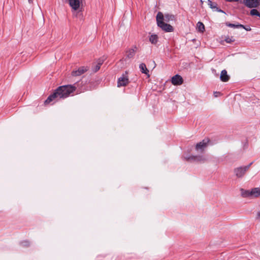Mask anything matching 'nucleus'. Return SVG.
Returning a JSON list of instances; mask_svg holds the SVG:
<instances>
[{
    "instance_id": "nucleus-1",
    "label": "nucleus",
    "mask_w": 260,
    "mask_h": 260,
    "mask_svg": "<svg viewBox=\"0 0 260 260\" xmlns=\"http://www.w3.org/2000/svg\"><path fill=\"white\" fill-rule=\"evenodd\" d=\"M77 89L76 84L74 85H67L58 87L52 94L50 95L45 104H49L56 99H65L69 96Z\"/></svg>"
},
{
    "instance_id": "nucleus-2",
    "label": "nucleus",
    "mask_w": 260,
    "mask_h": 260,
    "mask_svg": "<svg viewBox=\"0 0 260 260\" xmlns=\"http://www.w3.org/2000/svg\"><path fill=\"white\" fill-rule=\"evenodd\" d=\"M252 163L249 165L244 167H240L234 169V173L238 178H242L245 174L246 171L248 170Z\"/></svg>"
},
{
    "instance_id": "nucleus-3",
    "label": "nucleus",
    "mask_w": 260,
    "mask_h": 260,
    "mask_svg": "<svg viewBox=\"0 0 260 260\" xmlns=\"http://www.w3.org/2000/svg\"><path fill=\"white\" fill-rule=\"evenodd\" d=\"M209 142L210 140L208 138L204 139L201 142L197 144L196 146V150L200 152H203L208 146Z\"/></svg>"
},
{
    "instance_id": "nucleus-4",
    "label": "nucleus",
    "mask_w": 260,
    "mask_h": 260,
    "mask_svg": "<svg viewBox=\"0 0 260 260\" xmlns=\"http://www.w3.org/2000/svg\"><path fill=\"white\" fill-rule=\"evenodd\" d=\"M243 4L249 8H256L260 5V0H243Z\"/></svg>"
},
{
    "instance_id": "nucleus-5",
    "label": "nucleus",
    "mask_w": 260,
    "mask_h": 260,
    "mask_svg": "<svg viewBox=\"0 0 260 260\" xmlns=\"http://www.w3.org/2000/svg\"><path fill=\"white\" fill-rule=\"evenodd\" d=\"M184 158L187 160L194 161L200 162H204L206 161V158L205 156L202 155L200 156H190L189 157H184Z\"/></svg>"
},
{
    "instance_id": "nucleus-6",
    "label": "nucleus",
    "mask_w": 260,
    "mask_h": 260,
    "mask_svg": "<svg viewBox=\"0 0 260 260\" xmlns=\"http://www.w3.org/2000/svg\"><path fill=\"white\" fill-rule=\"evenodd\" d=\"M171 82L174 85H179L182 84L183 80L181 76L176 75L172 78Z\"/></svg>"
},
{
    "instance_id": "nucleus-7",
    "label": "nucleus",
    "mask_w": 260,
    "mask_h": 260,
    "mask_svg": "<svg viewBox=\"0 0 260 260\" xmlns=\"http://www.w3.org/2000/svg\"><path fill=\"white\" fill-rule=\"evenodd\" d=\"M128 83V79L127 77L123 75L122 77L119 78L117 81V86H126Z\"/></svg>"
},
{
    "instance_id": "nucleus-8",
    "label": "nucleus",
    "mask_w": 260,
    "mask_h": 260,
    "mask_svg": "<svg viewBox=\"0 0 260 260\" xmlns=\"http://www.w3.org/2000/svg\"><path fill=\"white\" fill-rule=\"evenodd\" d=\"M158 26L166 32H172L173 30V28L171 25L167 24L164 22H160Z\"/></svg>"
},
{
    "instance_id": "nucleus-9",
    "label": "nucleus",
    "mask_w": 260,
    "mask_h": 260,
    "mask_svg": "<svg viewBox=\"0 0 260 260\" xmlns=\"http://www.w3.org/2000/svg\"><path fill=\"white\" fill-rule=\"evenodd\" d=\"M87 71V69L84 67H80L77 70L73 71L72 72V75L73 76H80L86 71Z\"/></svg>"
},
{
    "instance_id": "nucleus-10",
    "label": "nucleus",
    "mask_w": 260,
    "mask_h": 260,
    "mask_svg": "<svg viewBox=\"0 0 260 260\" xmlns=\"http://www.w3.org/2000/svg\"><path fill=\"white\" fill-rule=\"evenodd\" d=\"M230 77L228 75L227 71L225 70H223L221 71L220 76V79L221 81L226 82H228Z\"/></svg>"
},
{
    "instance_id": "nucleus-11",
    "label": "nucleus",
    "mask_w": 260,
    "mask_h": 260,
    "mask_svg": "<svg viewBox=\"0 0 260 260\" xmlns=\"http://www.w3.org/2000/svg\"><path fill=\"white\" fill-rule=\"evenodd\" d=\"M137 48L136 46L133 47L132 48L128 49L126 52V57L131 58L134 56L137 51Z\"/></svg>"
},
{
    "instance_id": "nucleus-12",
    "label": "nucleus",
    "mask_w": 260,
    "mask_h": 260,
    "mask_svg": "<svg viewBox=\"0 0 260 260\" xmlns=\"http://www.w3.org/2000/svg\"><path fill=\"white\" fill-rule=\"evenodd\" d=\"M251 198H260V188L255 187L251 189Z\"/></svg>"
},
{
    "instance_id": "nucleus-13",
    "label": "nucleus",
    "mask_w": 260,
    "mask_h": 260,
    "mask_svg": "<svg viewBox=\"0 0 260 260\" xmlns=\"http://www.w3.org/2000/svg\"><path fill=\"white\" fill-rule=\"evenodd\" d=\"M139 68L141 72L143 74H145L147 75L148 77H149V75L148 74L149 71L146 68V66L145 63H142L139 65Z\"/></svg>"
},
{
    "instance_id": "nucleus-14",
    "label": "nucleus",
    "mask_w": 260,
    "mask_h": 260,
    "mask_svg": "<svg viewBox=\"0 0 260 260\" xmlns=\"http://www.w3.org/2000/svg\"><path fill=\"white\" fill-rule=\"evenodd\" d=\"M241 195L244 198L250 197L251 198V190H245L243 189H241Z\"/></svg>"
},
{
    "instance_id": "nucleus-15",
    "label": "nucleus",
    "mask_w": 260,
    "mask_h": 260,
    "mask_svg": "<svg viewBox=\"0 0 260 260\" xmlns=\"http://www.w3.org/2000/svg\"><path fill=\"white\" fill-rule=\"evenodd\" d=\"M164 17L161 12H158L156 15V21L157 25L159 24L160 22H164Z\"/></svg>"
},
{
    "instance_id": "nucleus-16",
    "label": "nucleus",
    "mask_w": 260,
    "mask_h": 260,
    "mask_svg": "<svg viewBox=\"0 0 260 260\" xmlns=\"http://www.w3.org/2000/svg\"><path fill=\"white\" fill-rule=\"evenodd\" d=\"M149 41L153 44H156L158 42V37L156 35H151L149 37Z\"/></svg>"
},
{
    "instance_id": "nucleus-17",
    "label": "nucleus",
    "mask_w": 260,
    "mask_h": 260,
    "mask_svg": "<svg viewBox=\"0 0 260 260\" xmlns=\"http://www.w3.org/2000/svg\"><path fill=\"white\" fill-rule=\"evenodd\" d=\"M208 4L210 6V8L212 9H216V10L218 12H223V11H222L220 9H218V8H217V5L216 3H212V2L210 0H208Z\"/></svg>"
},
{
    "instance_id": "nucleus-18",
    "label": "nucleus",
    "mask_w": 260,
    "mask_h": 260,
    "mask_svg": "<svg viewBox=\"0 0 260 260\" xmlns=\"http://www.w3.org/2000/svg\"><path fill=\"white\" fill-rule=\"evenodd\" d=\"M225 24H226V26L230 27L237 28H240V27H244L243 25L240 24H235L230 23L229 22H226Z\"/></svg>"
},
{
    "instance_id": "nucleus-19",
    "label": "nucleus",
    "mask_w": 260,
    "mask_h": 260,
    "mask_svg": "<svg viewBox=\"0 0 260 260\" xmlns=\"http://www.w3.org/2000/svg\"><path fill=\"white\" fill-rule=\"evenodd\" d=\"M197 27L200 32H203L205 30V26L204 24L201 22H198L197 23Z\"/></svg>"
},
{
    "instance_id": "nucleus-20",
    "label": "nucleus",
    "mask_w": 260,
    "mask_h": 260,
    "mask_svg": "<svg viewBox=\"0 0 260 260\" xmlns=\"http://www.w3.org/2000/svg\"><path fill=\"white\" fill-rule=\"evenodd\" d=\"M250 14L252 16H257L260 17V13L256 9H252L250 12Z\"/></svg>"
},
{
    "instance_id": "nucleus-21",
    "label": "nucleus",
    "mask_w": 260,
    "mask_h": 260,
    "mask_svg": "<svg viewBox=\"0 0 260 260\" xmlns=\"http://www.w3.org/2000/svg\"><path fill=\"white\" fill-rule=\"evenodd\" d=\"M174 16L173 15H166L165 16V21H169V20H173L174 19Z\"/></svg>"
},
{
    "instance_id": "nucleus-22",
    "label": "nucleus",
    "mask_w": 260,
    "mask_h": 260,
    "mask_svg": "<svg viewBox=\"0 0 260 260\" xmlns=\"http://www.w3.org/2000/svg\"><path fill=\"white\" fill-rule=\"evenodd\" d=\"M22 244L25 246H28L29 245V243L28 241H23L22 242Z\"/></svg>"
},
{
    "instance_id": "nucleus-23",
    "label": "nucleus",
    "mask_w": 260,
    "mask_h": 260,
    "mask_svg": "<svg viewBox=\"0 0 260 260\" xmlns=\"http://www.w3.org/2000/svg\"><path fill=\"white\" fill-rule=\"evenodd\" d=\"M100 67H101L100 66V65H98V64H97L94 68V71L97 72L98 71H99V69H100Z\"/></svg>"
},
{
    "instance_id": "nucleus-24",
    "label": "nucleus",
    "mask_w": 260,
    "mask_h": 260,
    "mask_svg": "<svg viewBox=\"0 0 260 260\" xmlns=\"http://www.w3.org/2000/svg\"><path fill=\"white\" fill-rule=\"evenodd\" d=\"M243 28L245 29L247 31H249L251 30V28L249 26H248L247 27H246L244 26V27H242Z\"/></svg>"
},
{
    "instance_id": "nucleus-25",
    "label": "nucleus",
    "mask_w": 260,
    "mask_h": 260,
    "mask_svg": "<svg viewBox=\"0 0 260 260\" xmlns=\"http://www.w3.org/2000/svg\"><path fill=\"white\" fill-rule=\"evenodd\" d=\"M103 62V60H100L99 61V62L98 63V65H100V66L101 67V66Z\"/></svg>"
},
{
    "instance_id": "nucleus-26",
    "label": "nucleus",
    "mask_w": 260,
    "mask_h": 260,
    "mask_svg": "<svg viewBox=\"0 0 260 260\" xmlns=\"http://www.w3.org/2000/svg\"><path fill=\"white\" fill-rule=\"evenodd\" d=\"M103 62V60H100L99 61V62L98 63V65H100V66L101 67V66Z\"/></svg>"
},
{
    "instance_id": "nucleus-27",
    "label": "nucleus",
    "mask_w": 260,
    "mask_h": 260,
    "mask_svg": "<svg viewBox=\"0 0 260 260\" xmlns=\"http://www.w3.org/2000/svg\"><path fill=\"white\" fill-rule=\"evenodd\" d=\"M228 2H237L239 1V0H226Z\"/></svg>"
},
{
    "instance_id": "nucleus-28",
    "label": "nucleus",
    "mask_w": 260,
    "mask_h": 260,
    "mask_svg": "<svg viewBox=\"0 0 260 260\" xmlns=\"http://www.w3.org/2000/svg\"><path fill=\"white\" fill-rule=\"evenodd\" d=\"M225 41L227 42V43H230L231 42V40L230 39H229V38L228 39H225Z\"/></svg>"
},
{
    "instance_id": "nucleus-29",
    "label": "nucleus",
    "mask_w": 260,
    "mask_h": 260,
    "mask_svg": "<svg viewBox=\"0 0 260 260\" xmlns=\"http://www.w3.org/2000/svg\"><path fill=\"white\" fill-rule=\"evenodd\" d=\"M28 3L29 4H32L33 3V0H28Z\"/></svg>"
},
{
    "instance_id": "nucleus-30",
    "label": "nucleus",
    "mask_w": 260,
    "mask_h": 260,
    "mask_svg": "<svg viewBox=\"0 0 260 260\" xmlns=\"http://www.w3.org/2000/svg\"><path fill=\"white\" fill-rule=\"evenodd\" d=\"M257 216L260 217V211L257 213Z\"/></svg>"
},
{
    "instance_id": "nucleus-31",
    "label": "nucleus",
    "mask_w": 260,
    "mask_h": 260,
    "mask_svg": "<svg viewBox=\"0 0 260 260\" xmlns=\"http://www.w3.org/2000/svg\"><path fill=\"white\" fill-rule=\"evenodd\" d=\"M212 71H213V72H215L216 71H215L214 69H213V70H212Z\"/></svg>"
}]
</instances>
